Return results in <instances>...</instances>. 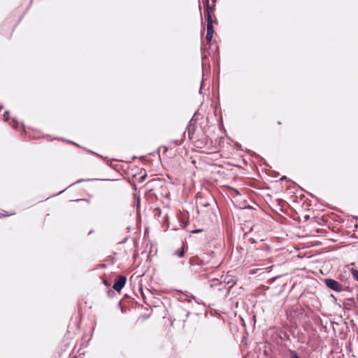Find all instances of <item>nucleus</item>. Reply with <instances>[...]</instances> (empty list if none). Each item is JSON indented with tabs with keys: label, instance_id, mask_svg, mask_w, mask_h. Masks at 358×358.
I'll list each match as a JSON object with an SVG mask.
<instances>
[{
	"label": "nucleus",
	"instance_id": "obj_16",
	"mask_svg": "<svg viewBox=\"0 0 358 358\" xmlns=\"http://www.w3.org/2000/svg\"><path fill=\"white\" fill-rule=\"evenodd\" d=\"M8 114H9V111L8 110L5 111V113L3 114V119H4L5 121H8Z\"/></svg>",
	"mask_w": 358,
	"mask_h": 358
},
{
	"label": "nucleus",
	"instance_id": "obj_9",
	"mask_svg": "<svg viewBox=\"0 0 358 358\" xmlns=\"http://www.w3.org/2000/svg\"><path fill=\"white\" fill-rule=\"evenodd\" d=\"M221 284H222V282H220L218 279L215 278V279L211 280L210 285L211 287H215V286L220 285Z\"/></svg>",
	"mask_w": 358,
	"mask_h": 358
},
{
	"label": "nucleus",
	"instance_id": "obj_18",
	"mask_svg": "<svg viewBox=\"0 0 358 358\" xmlns=\"http://www.w3.org/2000/svg\"><path fill=\"white\" fill-rule=\"evenodd\" d=\"M90 180H92V179H87V180L81 179V180H79L77 182H76L75 184L76 183H80V182H83V181H90ZM73 185H74V183L70 185L69 187L72 186Z\"/></svg>",
	"mask_w": 358,
	"mask_h": 358
},
{
	"label": "nucleus",
	"instance_id": "obj_5",
	"mask_svg": "<svg viewBox=\"0 0 358 358\" xmlns=\"http://www.w3.org/2000/svg\"><path fill=\"white\" fill-rule=\"evenodd\" d=\"M127 282V278L124 275H119L117 278L115 280L113 288L117 291L120 292L125 285Z\"/></svg>",
	"mask_w": 358,
	"mask_h": 358
},
{
	"label": "nucleus",
	"instance_id": "obj_7",
	"mask_svg": "<svg viewBox=\"0 0 358 358\" xmlns=\"http://www.w3.org/2000/svg\"><path fill=\"white\" fill-rule=\"evenodd\" d=\"M297 338H298V342H299L301 343H306L307 345H308L310 343V342L311 341L310 337L303 336V337H297Z\"/></svg>",
	"mask_w": 358,
	"mask_h": 358
},
{
	"label": "nucleus",
	"instance_id": "obj_26",
	"mask_svg": "<svg viewBox=\"0 0 358 358\" xmlns=\"http://www.w3.org/2000/svg\"><path fill=\"white\" fill-rule=\"evenodd\" d=\"M357 338H358V337H357Z\"/></svg>",
	"mask_w": 358,
	"mask_h": 358
},
{
	"label": "nucleus",
	"instance_id": "obj_13",
	"mask_svg": "<svg viewBox=\"0 0 358 358\" xmlns=\"http://www.w3.org/2000/svg\"><path fill=\"white\" fill-rule=\"evenodd\" d=\"M174 255H176L177 257H180V258H182V257H183L185 256L184 250L182 249L181 250L175 252Z\"/></svg>",
	"mask_w": 358,
	"mask_h": 358
},
{
	"label": "nucleus",
	"instance_id": "obj_19",
	"mask_svg": "<svg viewBox=\"0 0 358 358\" xmlns=\"http://www.w3.org/2000/svg\"><path fill=\"white\" fill-rule=\"evenodd\" d=\"M331 297L334 299V303H336V301H337L336 298L334 295H331Z\"/></svg>",
	"mask_w": 358,
	"mask_h": 358
},
{
	"label": "nucleus",
	"instance_id": "obj_14",
	"mask_svg": "<svg viewBox=\"0 0 358 358\" xmlns=\"http://www.w3.org/2000/svg\"><path fill=\"white\" fill-rule=\"evenodd\" d=\"M215 252L213 251H210V252L207 253L204 257L206 259H208L210 261V259L213 257Z\"/></svg>",
	"mask_w": 358,
	"mask_h": 358
},
{
	"label": "nucleus",
	"instance_id": "obj_23",
	"mask_svg": "<svg viewBox=\"0 0 358 358\" xmlns=\"http://www.w3.org/2000/svg\"><path fill=\"white\" fill-rule=\"evenodd\" d=\"M189 313H189V311H187V312L186 313V317H188V315H189Z\"/></svg>",
	"mask_w": 358,
	"mask_h": 358
},
{
	"label": "nucleus",
	"instance_id": "obj_15",
	"mask_svg": "<svg viewBox=\"0 0 358 358\" xmlns=\"http://www.w3.org/2000/svg\"><path fill=\"white\" fill-rule=\"evenodd\" d=\"M213 34L206 33V39L207 42H208V43L210 42L213 38Z\"/></svg>",
	"mask_w": 358,
	"mask_h": 358
},
{
	"label": "nucleus",
	"instance_id": "obj_2",
	"mask_svg": "<svg viewBox=\"0 0 358 358\" xmlns=\"http://www.w3.org/2000/svg\"><path fill=\"white\" fill-rule=\"evenodd\" d=\"M189 264L192 266H203L207 264H210V267H215L217 266V264L214 262H211V261L208 259H206V258L203 257L202 258L198 257H193L190 258L189 259Z\"/></svg>",
	"mask_w": 358,
	"mask_h": 358
},
{
	"label": "nucleus",
	"instance_id": "obj_20",
	"mask_svg": "<svg viewBox=\"0 0 358 358\" xmlns=\"http://www.w3.org/2000/svg\"><path fill=\"white\" fill-rule=\"evenodd\" d=\"M8 216L6 214L0 213V217Z\"/></svg>",
	"mask_w": 358,
	"mask_h": 358
},
{
	"label": "nucleus",
	"instance_id": "obj_4",
	"mask_svg": "<svg viewBox=\"0 0 358 358\" xmlns=\"http://www.w3.org/2000/svg\"><path fill=\"white\" fill-rule=\"evenodd\" d=\"M324 282L328 288L331 289L334 291L340 292L343 290L339 282L334 279L326 278L324 280Z\"/></svg>",
	"mask_w": 358,
	"mask_h": 358
},
{
	"label": "nucleus",
	"instance_id": "obj_8",
	"mask_svg": "<svg viewBox=\"0 0 358 358\" xmlns=\"http://www.w3.org/2000/svg\"><path fill=\"white\" fill-rule=\"evenodd\" d=\"M354 303V299L352 298H348L344 300L343 306H351Z\"/></svg>",
	"mask_w": 358,
	"mask_h": 358
},
{
	"label": "nucleus",
	"instance_id": "obj_22",
	"mask_svg": "<svg viewBox=\"0 0 358 358\" xmlns=\"http://www.w3.org/2000/svg\"><path fill=\"white\" fill-rule=\"evenodd\" d=\"M280 339H281V340H282V341H285V337L280 336ZM286 338H289V337H286Z\"/></svg>",
	"mask_w": 358,
	"mask_h": 358
},
{
	"label": "nucleus",
	"instance_id": "obj_12",
	"mask_svg": "<svg viewBox=\"0 0 358 358\" xmlns=\"http://www.w3.org/2000/svg\"><path fill=\"white\" fill-rule=\"evenodd\" d=\"M13 127L15 129L18 128L20 125H22V127H24V125L22 124H20L15 118L13 119Z\"/></svg>",
	"mask_w": 358,
	"mask_h": 358
},
{
	"label": "nucleus",
	"instance_id": "obj_11",
	"mask_svg": "<svg viewBox=\"0 0 358 358\" xmlns=\"http://www.w3.org/2000/svg\"><path fill=\"white\" fill-rule=\"evenodd\" d=\"M289 352L290 358H300L295 351L290 350Z\"/></svg>",
	"mask_w": 358,
	"mask_h": 358
},
{
	"label": "nucleus",
	"instance_id": "obj_17",
	"mask_svg": "<svg viewBox=\"0 0 358 358\" xmlns=\"http://www.w3.org/2000/svg\"><path fill=\"white\" fill-rule=\"evenodd\" d=\"M248 338V337H245V336L241 337V343L247 345Z\"/></svg>",
	"mask_w": 358,
	"mask_h": 358
},
{
	"label": "nucleus",
	"instance_id": "obj_6",
	"mask_svg": "<svg viewBox=\"0 0 358 358\" xmlns=\"http://www.w3.org/2000/svg\"><path fill=\"white\" fill-rule=\"evenodd\" d=\"M194 131H195V127L194 124H192V121H191L189 122L185 134H186V132H187L189 138H192V136L193 135Z\"/></svg>",
	"mask_w": 358,
	"mask_h": 358
},
{
	"label": "nucleus",
	"instance_id": "obj_25",
	"mask_svg": "<svg viewBox=\"0 0 358 358\" xmlns=\"http://www.w3.org/2000/svg\"><path fill=\"white\" fill-rule=\"evenodd\" d=\"M63 192H64V189H62V191H60V192H59V194H61V193H62Z\"/></svg>",
	"mask_w": 358,
	"mask_h": 358
},
{
	"label": "nucleus",
	"instance_id": "obj_1",
	"mask_svg": "<svg viewBox=\"0 0 358 358\" xmlns=\"http://www.w3.org/2000/svg\"><path fill=\"white\" fill-rule=\"evenodd\" d=\"M203 3H204V6H205L203 14L207 20V33L213 34L214 33V29H213V18H212L210 11V4H209V0H205V1H203Z\"/></svg>",
	"mask_w": 358,
	"mask_h": 358
},
{
	"label": "nucleus",
	"instance_id": "obj_24",
	"mask_svg": "<svg viewBox=\"0 0 358 358\" xmlns=\"http://www.w3.org/2000/svg\"><path fill=\"white\" fill-rule=\"evenodd\" d=\"M63 192H64V189H62V191H60V192H59V194H61V193H62Z\"/></svg>",
	"mask_w": 358,
	"mask_h": 358
},
{
	"label": "nucleus",
	"instance_id": "obj_21",
	"mask_svg": "<svg viewBox=\"0 0 358 358\" xmlns=\"http://www.w3.org/2000/svg\"><path fill=\"white\" fill-rule=\"evenodd\" d=\"M200 231H202V229H196V230H195L194 232L198 233V232H200Z\"/></svg>",
	"mask_w": 358,
	"mask_h": 358
},
{
	"label": "nucleus",
	"instance_id": "obj_3",
	"mask_svg": "<svg viewBox=\"0 0 358 358\" xmlns=\"http://www.w3.org/2000/svg\"><path fill=\"white\" fill-rule=\"evenodd\" d=\"M90 341V338H88V337H81L79 342H78L74 348H73V352H76L80 356L84 355L85 353V351L83 350L84 348L87 347L89 342Z\"/></svg>",
	"mask_w": 358,
	"mask_h": 358
},
{
	"label": "nucleus",
	"instance_id": "obj_10",
	"mask_svg": "<svg viewBox=\"0 0 358 358\" xmlns=\"http://www.w3.org/2000/svg\"><path fill=\"white\" fill-rule=\"evenodd\" d=\"M351 273L354 278L358 281V270L352 268Z\"/></svg>",
	"mask_w": 358,
	"mask_h": 358
}]
</instances>
